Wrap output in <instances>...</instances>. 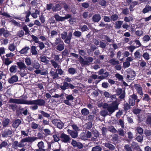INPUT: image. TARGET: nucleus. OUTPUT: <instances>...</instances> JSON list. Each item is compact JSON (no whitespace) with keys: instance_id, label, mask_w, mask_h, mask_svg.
I'll return each mask as SVG.
<instances>
[{"instance_id":"obj_1","label":"nucleus","mask_w":151,"mask_h":151,"mask_svg":"<svg viewBox=\"0 0 151 151\" xmlns=\"http://www.w3.org/2000/svg\"><path fill=\"white\" fill-rule=\"evenodd\" d=\"M8 103L18 104L34 105L30 107V108L33 110H35L37 109L38 106H44L45 103V101L41 99L33 100L27 101L24 99L13 98H10L9 100Z\"/></svg>"},{"instance_id":"obj_2","label":"nucleus","mask_w":151,"mask_h":151,"mask_svg":"<svg viewBox=\"0 0 151 151\" xmlns=\"http://www.w3.org/2000/svg\"><path fill=\"white\" fill-rule=\"evenodd\" d=\"M53 44L54 46L57 45L56 48L57 50L60 51H62L65 48V44L63 41L60 37L56 38Z\"/></svg>"},{"instance_id":"obj_3","label":"nucleus","mask_w":151,"mask_h":151,"mask_svg":"<svg viewBox=\"0 0 151 151\" xmlns=\"http://www.w3.org/2000/svg\"><path fill=\"white\" fill-rule=\"evenodd\" d=\"M61 38L62 39L64 40V42L66 44H69L73 37L72 33L69 32L67 35V32H63L61 34Z\"/></svg>"},{"instance_id":"obj_4","label":"nucleus","mask_w":151,"mask_h":151,"mask_svg":"<svg viewBox=\"0 0 151 151\" xmlns=\"http://www.w3.org/2000/svg\"><path fill=\"white\" fill-rule=\"evenodd\" d=\"M119 104L116 101L112 102L111 104L108 106L107 107V110L110 114L113 113L115 110L118 109Z\"/></svg>"},{"instance_id":"obj_5","label":"nucleus","mask_w":151,"mask_h":151,"mask_svg":"<svg viewBox=\"0 0 151 151\" xmlns=\"http://www.w3.org/2000/svg\"><path fill=\"white\" fill-rule=\"evenodd\" d=\"M125 72L124 77L126 78L127 80H133L134 79L135 74L133 70L129 69H127Z\"/></svg>"},{"instance_id":"obj_6","label":"nucleus","mask_w":151,"mask_h":151,"mask_svg":"<svg viewBox=\"0 0 151 151\" xmlns=\"http://www.w3.org/2000/svg\"><path fill=\"white\" fill-rule=\"evenodd\" d=\"M23 30H20L17 33V35L19 37L23 36L24 35H26L29 34L30 31L26 25L22 27Z\"/></svg>"},{"instance_id":"obj_7","label":"nucleus","mask_w":151,"mask_h":151,"mask_svg":"<svg viewBox=\"0 0 151 151\" xmlns=\"http://www.w3.org/2000/svg\"><path fill=\"white\" fill-rule=\"evenodd\" d=\"M60 137L62 142L65 143L70 142L71 139V138L69 135L64 132L60 134Z\"/></svg>"},{"instance_id":"obj_8","label":"nucleus","mask_w":151,"mask_h":151,"mask_svg":"<svg viewBox=\"0 0 151 151\" xmlns=\"http://www.w3.org/2000/svg\"><path fill=\"white\" fill-rule=\"evenodd\" d=\"M109 63L112 65H115L114 68L116 70H120L122 68V66L119 65V62L118 60H116L115 59H112L109 60Z\"/></svg>"},{"instance_id":"obj_9","label":"nucleus","mask_w":151,"mask_h":151,"mask_svg":"<svg viewBox=\"0 0 151 151\" xmlns=\"http://www.w3.org/2000/svg\"><path fill=\"white\" fill-rule=\"evenodd\" d=\"M66 99L63 100V102L67 105L70 106L71 105V103L70 101H72L74 99L73 96L71 94H65Z\"/></svg>"},{"instance_id":"obj_10","label":"nucleus","mask_w":151,"mask_h":151,"mask_svg":"<svg viewBox=\"0 0 151 151\" xmlns=\"http://www.w3.org/2000/svg\"><path fill=\"white\" fill-rule=\"evenodd\" d=\"M128 102L131 106H134L136 104L135 100L138 98L137 96L133 94L129 96Z\"/></svg>"},{"instance_id":"obj_11","label":"nucleus","mask_w":151,"mask_h":151,"mask_svg":"<svg viewBox=\"0 0 151 151\" xmlns=\"http://www.w3.org/2000/svg\"><path fill=\"white\" fill-rule=\"evenodd\" d=\"M28 112V111L27 109L25 108H21L20 107L19 110H16V115L17 116H19L23 114L24 115L26 116Z\"/></svg>"},{"instance_id":"obj_12","label":"nucleus","mask_w":151,"mask_h":151,"mask_svg":"<svg viewBox=\"0 0 151 151\" xmlns=\"http://www.w3.org/2000/svg\"><path fill=\"white\" fill-rule=\"evenodd\" d=\"M37 139H38V138L36 137H26L22 139L20 141V143L21 144L26 142L32 143Z\"/></svg>"},{"instance_id":"obj_13","label":"nucleus","mask_w":151,"mask_h":151,"mask_svg":"<svg viewBox=\"0 0 151 151\" xmlns=\"http://www.w3.org/2000/svg\"><path fill=\"white\" fill-rule=\"evenodd\" d=\"M91 136V132L88 131L86 133L82 132L80 134V137L81 139L86 140Z\"/></svg>"},{"instance_id":"obj_14","label":"nucleus","mask_w":151,"mask_h":151,"mask_svg":"<svg viewBox=\"0 0 151 151\" xmlns=\"http://www.w3.org/2000/svg\"><path fill=\"white\" fill-rule=\"evenodd\" d=\"M116 92L118 95H120L119 98L120 99H123L124 98L125 95V89L123 91L122 88H119L116 90Z\"/></svg>"},{"instance_id":"obj_15","label":"nucleus","mask_w":151,"mask_h":151,"mask_svg":"<svg viewBox=\"0 0 151 151\" xmlns=\"http://www.w3.org/2000/svg\"><path fill=\"white\" fill-rule=\"evenodd\" d=\"M52 122L60 129H62L64 126V124L60 120L54 119Z\"/></svg>"},{"instance_id":"obj_16","label":"nucleus","mask_w":151,"mask_h":151,"mask_svg":"<svg viewBox=\"0 0 151 151\" xmlns=\"http://www.w3.org/2000/svg\"><path fill=\"white\" fill-rule=\"evenodd\" d=\"M10 35L9 32L7 30H6L4 28H0V36L3 35L5 37L7 38Z\"/></svg>"},{"instance_id":"obj_17","label":"nucleus","mask_w":151,"mask_h":151,"mask_svg":"<svg viewBox=\"0 0 151 151\" xmlns=\"http://www.w3.org/2000/svg\"><path fill=\"white\" fill-rule=\"evenodd\" d=\"M13 134V131L12 130L6 129L2 134V136L3 137H11Z\"/></svg>"},{"instance_id":"obj_18","label":"nucleus","mask_w":151,"mask_h":151,"mask_svg":"<svg viewBox=\"0 0 151 151\" xmlns=\"http://www.w3.org/2000/svg\"><path fill=\"white\" fill-rule=\"evenodd\" d=\"M71 144L73 147H77L78 149H81L83 147V145L82 143L73 139L72 140Z\"/></svg>"},{"instance_id":"obj_19","label":"nucleus","mask_w":151,"mask_h":151,"mask_svg":"<svg viewBox=\"0 0 151 151\" xmlns=\"http://www.w3.org/2000/svg\"><path fill=\"white\" fill-rule=\"evenodd\" d=\"M40 112L41 114H38V119L40 120L43 119V116L48 118L50 116V115L47 113L43 111H40Z\"/></svg>"},{"instance_id":"obj_20","label":"nucleus","mask_w":151,"mask_h":151,"mask_svg":"<svg viewBox=\"0 0 151 151\" xmlns=\"http://www.w3.org/2000/svg\"><path fill=\"white\" fill-rule=\"evenodd\" d=\"M68 133L70 135L71 137L73 138H76L78 136V132L68 129L67 130Z\"/></svg>"},{"instance_id":"obj_21","label":"nucleus","mask_w":151,"mask_h":151,"mask_svg":"<svg viewBox=\"0 0 151 151\" xmlns=\"http://www.w3.org/2000/svg\"><path fill=\"white\" fill-rule=\"evenodd\" d=\"M37 146L39 148L36 150V151H45L44 150L45 146L42 141L38 142L37 144Z\"/></svg>"},{"instance_id":"obj_22","label":"nucleus","mask_w":151,"mask_h":151,"mask_svg":"<svg viewBox=\"0 0 151 151\" xmlns=\"http://www.w3.org/2000/svg\"><path fill=\"white\" fill-rule=\"evenodd\" d=\"M21 123V120L19 119H14L13 121L12 126L15 129L17 128Z\"/></svg>"},{"instance_id":"obj_23","label":"nucleus","mask_w":151,"mask_h":151,"mask_svg":"<svg viewBox=\"0 0 151 151\" xmlns=\"http://www.w3.org/2000/svg\"><path fill=\"white\" fill-rule=\"evenodd\" d=\"M18 80V77L17 75H14L12 76L10 78H9L8 80V82L10 84H12L17 82Z\"/></svg>"},{"instance_id":"obj_24","label":"nucleus","mask_w":151,"mask_h":151,"mask_svg":"<svg viewBox=\"0 0 151 151\" xmlns=\"http://www.w3.org/2000/svg\"><path fill=\"white\" fill-rule=\"evenodd\" d=\"M25 146L24 144H21L20 142L19 143L18 141H15L14 142L12 145V147L16 149L18 147H24Z\"/></svg>"},{"instance_id":"obj_25","label":"nucleus","mask_w":151,"mask_h":151,"mask_svg":"<svg viewBox=\"0 0 151 151\" xmlns=\"http://www.w3.org/2000/svg\"><path fill=\"white\" fill-rule=\"evenodd\" d=\"M49 74L50 76L52 77L53 79L57 78L58 77V73H57V70H56V71L55 72L51 70Z\"/></svg>"},{"instance_id":"obj_26","label":"nucleus","mask_w":151,"mask_h":151,"mask_svg":"<svg viewBox=\"0 0 151 151\" xmlns=\"http://www.w3.org/2000/svg\"><path fill=\"white\" fill-rule=\"evenodd\" d=\"M30 51L32 55H36L38 54V52L36 50V47L34 45L31 47Z\"/></svg>"},{"instance_id":"obj_27","label":"nucleus","mask_w":151,"mask_h":151,"mask_svg":"<svg viewBox=\"0 0 151 151\" xmlns=\"http://www.w3.org/2000/svg\"><path fill=\"white\" fill-rule=\"evenodd\" d=\"M104 145L111 151L114 150L115 149V147L114 145L108 142L105 143Z\"/></svg>"},{"instance_id":"obj_28","label":"nucleus","mask_w":151,"mask_h":151,"mask_svg":"<svg viewBox=\"0 0 151 151\" xmlns=\"http://www.w3.org/2000/svg\"><path fill=\"white\" fill-rule=\"evenodd\" d=\"M10 122V119L8 118H4L2 122V124L4 127L8 126Z\"/></svg>"},{"instance_id":"obj_29","label":"nucleus","mask_w":151,"mask_h":151,"mask_svg":"<svg viewBox=\"0 0 151 151\" xmlns=\"http://www.w3.org/2000/svg\"><path fill=\"white\" fill-rule=\"evenodd\" d=\"M93 21L95 22H97L99 21L101 19V17L100 15L99 14H95L93 17Z\"/></svg>"},{"instance_id":"obj_30","label":"nucleus","mask_w":151,"mask_h":151,"mask_svg":"<svg viewBox=\"0 0 151 151\" xmlns=\"http://www.w3.org/2000/svg\"><path fill=\"white\" fill-rule=\"evenodd\" d=\"M19 68L21 70L24 69H25L26 66L25 64L22 62H19L16 63Z\"/></svg>"},{"instance_id":"obj_31","label":"nucleus","mask_w":151,"mask_h":151,"mask_svg":"<svg viewBox=\"0 0 151 151\" xmlns=\"http://www.w3.org/2000/svg\"><path fill=\"white\" fill-rule=\"evenodd\" d=\"M30 48L29 47L26 46L20 50L19 52L22 54H27V51Z\"/></svg>"},{"instance_id":"obj_32","label":"nucleus","mask_w":151,"mask_h":151,"mask_svg":"<svg viewBox=\"0 0 151 151\" xmlns=\"http://www.w3.org/2000/svg\"><path fill=\"white\" fill-rule=\"evenodd\" d=\"M10 72L12 73H15L17 72V67L15 65H12L9 68Z\"/></svg>"},{"instance_id":"obj_33","label":"nucleus","mask_w":151,"mask_h":151,"mask_svg":"<svg viewBox=\"0 0 151 151\" xmlns=\"http://www.w3.org/2000/svg\"><path fill=\"white\" fill-rule=\"evenodd\" d=\"M135 87L138 93L140 95H142L143 93L142 87L140 86L137 84L135 86Z\"/></svg>"},{"instance_id":"obj_34","label":"nucleus","mask_w":151,"mask_h":151,"mask_svg":"<svg viewBox=\"0 0 151 151\" xmlns=\"http://www.w3.org/2000/svg\"><path fill=\"white\" fill-rule=\"evenodd\" d=\"M136 136L137 137L135 139L139 142H142L143 140V136L142 134H139L138 133H136Z\"/></svg>"},{"instance_id":"obj_35","label":"nucleus","mask_w":151,"mask_h":151,"mask_svg":"<svg viewBox=\"0 0 151 151\" xmlns=\"http://www.w3.org/2000/svg\"><path fill=\"white\" fill-rule=\"evenodd\" d=\"M78 59H79V62L82 65H88L87 61L85 60L81 56H79Z\"/></svg>"},{"instance_id":"obj_36","label":"nucleus","mask_w":151,"mask_h":151,"mask_svg":"<svg viewBox=\"0 0 151 151\" xmlns=\"http://www.w3.org/2000/svg\"><path fill=\"white\" fill-rule=\"evenodd\" d=\"M68 85L69 83L64 82H63V85L60 86V87L63 90L65 91L66 89L68 88Z\"/></svg>"},{"instance_id":"obj_37","label":"nucleus","mask_w":151,"mask_h":151,"mask_svg":"<svg viewBox=\"0 0 151 151\" xmlns=\"http://www.w3.org/2000/svg\"><path fill=\"white\" fill-rule=\"evenodd\" d=\"M40 61L46 64H48L49 63V60L46 59V56L45 55H42L40 57Z\"/></svg>"},{"instance_id":"obj_38","label":"nucleus","mask_w":151,"mask_h":151,"mask_svg":"<svg viewBox=\"0 0 151 151\" xmlns=\"http://www.w3.org/2000/svg\"><path fill=\"white\" fill-rule=\"evenodd\" d=\"M130 105L129 104L126 103L124 104V111L127 113L130 109Z\"/></svg>"},{"instance_id":"obj_39","label":"nucleus","mask_w":151,"mask_h":151,"mask_svg":"<svg viewBox=\"0 0 151 151\" xmlns=\"http://www.w3.org/2000/svg\"><path fill=\"white\" fill-rule=\"evenodd\" d=\"M123 22L121 21H119L115 23V28L117 29H119L121 27L122 24Z\"/></svg>"},{"instance_id":"obj_40","label":"nucleus","mask_w":151,"mask_h":151,"mask_svg":"<svg viewBox=\"0 0 151 151\" xmlns=\"http://www.w3.org/2000/svg\"><path fill=\"white\" fill-rule=\"evenodd\" d=\"M82 114L84 116H86L89 114V111L87 109L84 108L81 110Z\"/></svg>"},{"instance_id":"obj_41","label":"nucleus","mask_w":151,"mask_h":151,"mask_svg":"<svg viewBox=\"0 0 151 151\" xmlns=\"http://www.w3.org/2000/svg\"><path fill=\"white\" fill-rule=\"evenodd\" d=\"M117 132L118 134L120 136L122 137H124V132L123 129L122 128L118 129L117 130Z\"/></svg>"},{"instance_id":"obj_42","label":"nucleus","mask_w":151,"mask_h":151,"mask_svg":"<svg viewBox=\"0 0 151 151\" xmlns=\"http://www.w3.org/2000/svg\"><path fill=\"white\" fill-rule=\"evenodd\" d=\"M8 106L9 109H12L14 111L16 110L17 107V105L16 104H9Z\"/></svg>"},{"instance_id":"obj_43","label":"nucleus","mask_w":151,"mask_h":151,"mask_svg":"<svg viewBox=\"0 0 151 151\" xmlns=\"http://www.w3.org/2000/svg\"><path fill=\"white\" fill-rule=\"evenodd\" d=\"M108 111L107 110L104 109L101 110L100 113V115L103 117H105L107 115H109Z\"/></svg>"},{"instance_id":"obj_44","label":"nucleus","mask_w":151,"mask_h":151,"mask_svg":"<svg viewBox=\"0 0 151 151\" xmlns=\"http://www.w3.org/2000/svg\"><path fill=\"white\" fill-rule=\"evenodd\" d=\"M56 133L52 135V137L53 138V140L55 142H58L60 140V136H58Z\"/></svg>"},{"instance_id":"obj_45","label":"nucleus","mask_w":151,"mask_h":151,"mask_svg":"<svg viewBox=\"0 0 151 151\" xmlns=\"http://www.w3.org/2000/svg\"><path fill=\"white\" fill-rule=\"evenodd\" d=\"M102 148L100 145H97L93 147L91 151H101Z\"/></svg>"},{"instance_id":"obj_46","label":"nucleus","mask_w":151,"mask_h":151,"mask_svg":"<svg viewBox=\"0 0 151 151\" xmlns=\"http://www.w3.org/2000/svg\"><path fill=\"white\" fill-rule=\"evenodd\" d=\"M142 39L144 42H147L150 40V37L148 35H145L142 37Z\"/></svg>"},{"instance_id":"obj_47","label":"nucleus","mask_w":151,"mask_h":151,"mask_svg":"<svg viewBox=\"0 0 151 151\" xmlns=\"http://www.w3.org/2000/svg\"><path fill=\"white\" fill-rule=\"evenodd\" d=\"M108 130L110 132L112 133H115L117 132L116 129L115 128L114 126H110L109 127Z\"/></svg>"},{"instance_id":"obj_48","label":"nucleus","mask_w":151,"mask_h":151,"mask_svg":"<svg viewBox=\"0 0 151 151\" xmlns=\"http://www.w3.org/2000/svg\"><path fill=\"white\" fill-rule=\"evenodd\" d=\"M16 46L14 43L9 44V45L8 49L11 51H13L15 49Z\"/></svg>"},{"instance_id":"obj_49","label":"nucleus","mask_w":151,"mask_h":151,"mask_svg":"<svg viewBox=\"0 0 151 151\" xmlns=\"http://www.w3.org/2000/svg\"><path fill=\"white\" fill-rule=\"evenodd\" d=\"M76 72L75 69L73 68H70L68 69V73L72 75L74 74Z\"/></svg>"},{"instance_id":"obj_50","label":"nucleus","mask_w":151,"mask_h":151,"mask_svg":"<svg viewBox=\"0 0 151 151\" xmlns=\"http://www.w3.org/2000/svg\"><path fill=\"white\" fill-rule=\"evenodd\" d=\"M33 68L35 69H38L40 67V64L37 62H35L32 63Z\"/></svg>"},{"instance_id":"obj_51","label":"nucleus","mask_w":151,"mask_h":151,"mask_svg":"<svg viewBox=\"0 0 151 151\" xmlns=\"http://www.w3.org/2000/svg\"><path fill=\"white\" fill-rule=\"evenodd\" d=\"M37 43L40 50H41L45 47V44L42 42L39 41Z\"/></svg>"},{"instance_id":"obj_52","label":"nucleus","mask_w":151,"mask_h":151,"mask_svg":"<svg viewBox=\"0 0 151 151\" xmlns=\"http://www.w3.org/2000/svg\"><path fill=\"white\" fill-rule=\"evenodd\" d=\"M73 35L74 36L78 37H80L81 36V33L79 31H76L73 33Z\"/></svg>"},{"instance_id":"obj_53","label":"nucleus","mask_w":151,"mask_h":151,"mask_svg":"<svg viewBox=\"0 0 151 151\" xmlns=\"http://www.w3.org/2000/svg\"><path fill=\"white\" fill-rule=\"evenodd\" d=\"M8 145L7 142L6 141H3L1 144H0V149L3 147H6Z\"/></svg>"},{"instance_id":"obj_54","label":"nucleus","mask_w":151,"mask_h":151,"mask_svg":"<svg viewBox=\"0 0 151 151\" xmlns=\"http://www.w3.org/2000/svg\"><path fill=\"white\" fill-rule=\"evenodd\" d=\"M150 98L147 94H144V96L143 98V100L148 102L150 101Z\"/></svg>"},{"instance_id":"obj_55","label":"nucleus","mask_w":151,"mask_h":151,"mask_svg":"<svg viewBox=\"0 0 151 151\" xmlns=\"http://www.w3.org/2000/svg\"><path fill=\"white\" fill-rule=\"evenodd\" d=\"M136 130L137 131L138 134H143V130L140 127H137L136 129Z\"/></svg>"},{"instance_id":"obj_56","label":"nucleus","mask_w":151,"mask_h":151,"mask_svg":"<svg viewBox=\"0 0 151 151\" xmlns=\"http://www.w3.org/2000/svg\"><path fill=\"white\" fill-rule=\"evenodd\" d=\"M142 57L146 60H148L150 59V55L147 52H144L143 54Z\"/></svg>"},{"instance_id":"obj_57","label":"nucleus","mask_w":151,"mask_h":151,"mask_svg":"<svg viewBox=\"0 0 151 151\" xmlns=\"http://www.w3.org/2000/svg\"><path fill=\"white\" fill-rule=\"evenodd\" d=\"M9 60V58H5L4 63V64L5 65L8 66L12 63V61L11 60Z\"/></svg>"},{"instance_id":"obj_58","label":"nucleus","mask_w":151,"mask_h":151,"mask_svg":"<svg viewBox=\"0 0 151 151\" xmlns=\"http://www.w3.org/2000/svg\"><path fill=\"white\" fill-rule=\"evenodd\" d=\"M81 31L82 32L87 31L88 30V29L86 25H83L80 29Z\"/></svg>"},{"instance_id":"obj_59","label":"nucleus","mask_w":151,"mask_h":151,"mask_svg":"<svg viewBox=\"0 0 151 151\" xmlns=\"http://www.w3.org/2000/svg\"><path fill=\"white\" fill-rule=\"evenodd\" d=\"M92 127V124L91 122H89L86 123V127L87 129H89Z\"/></svg>"},{"instance_id":"obj_60","label":"nucleus","mask_w":151,"mask_h":151,"mask_svg":"<svg viewBox=\"0 0 151 151\" xmlns=\"http://www.w3.org/2000/svg\"><path fill=\"white\" fill-rule=\"evenodd\" d=\"M44 131L45 133V135L46 136L48 135H51L50 131L48 129H44Z\"/></svg>"},{"instance_id":"obj_61","label":"nucleus","mask_w":151,"mask_h":151,"mask_svg":"<svg viewBox=\"0 0 151 151\" xmlns=\"http://www.w3.org/2000/svg\"><path fill=\"white\" fill-rule=\"evenodd\" d=\"M134 56L136 58H140L142 56L140 53L138 51H136L134 53Z\"/></svg>"},{"instance_id":"obj_62","label":"nucleus","mask_w":151,"mask_h":151,"mask_svg":"<svg viewBox=\"0 0 151 151\" xmlns=\"http://www.w3.org/2000/svg\"><path fill=\"white\" fill-rule=\"evenodd\" d=\"M118 17V16L117 14H114L111 16V19L112 21H115L117 19Z\"/></svg>"},{"instance_id":"obj_63","label":"nucleus","mask_w":151,"mask_h":151,"mask_svg":"<svg viewBox=\"0 0 151 151\" xmlns=\"http://www.w3.org/2000/svg\"><path fill=\"white\" fill-rule=\"evenodd\" d=\"M25 62L27 65H29L31 64V60L29 58H26L25 59Z\"/></svg>"},{"instance_id":"obj_64","label":"nucleus","mask_w":151,"mask_h":151,"mask_svg":"<svg viewBox=\"0 0 151 151\" xmlns=\"http://www.w3.org/2000/svg\"><path fill=\"white\" fill-rule=\"evenodd\" d=\"M124 149L126 151H132L131 147L129 145H125L124 147Z\"/></svg>"}]
</instances>
